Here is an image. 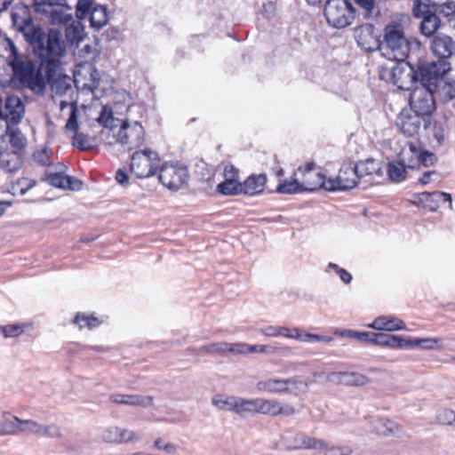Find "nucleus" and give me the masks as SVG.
I'll use <instances>...</instances> for the list:
<instances>
[{"label": "nucleus", "instance_id": "obj_1", "mask_svg": "<svg viewBox=\"0 0 455 455\" xmlns=\"http://www.w3.org/2000/svg\"><path fill=\"white\" fill-rule=\"evenodd\" d=\"M12 20L16 30L22 33L34 53L41 60L52 92L59 96L72 92L74 79L59 71L60 60L66 53V44L61 33L57 29H50L46 35L42 28L33 24L30 11L24 5L14 8Z\"/></svg>", "mask_w": 455, "mask_h": 455}, {"label": "nucleus", "instance_id": "obj_2", "mask_svg": "<svg viewBox=\"0 0 455 455\" xmlns=\"http://www.w3.org/2000/svg\"><path fill=\"white\" fill-rule=\"evenodd\" d=\"M96 121L102 127L100 140L109 145L117 143L132 150L144 142L145 132L140 123L122 122L114 116L112 108L108 106L101 108Z\"/></svg>", "mask_w": 455, "mask_h": 455}, {"label": "nucleus", "instance_id": "obj_3", "mask_svg": "<svg viewBox=\"0 0 455 455\" xmlns=\"http://www.w3.org/2000/svg\"><path fill=\"white\" fill-rule=\"evenodd\" d=\"M420 43L415 38H407L401 22L392 21L384 33L380 44L382 54L388 60H405L411 52L419 51Z\"/></svg>", "mask_w": 455, "mask_h": 455}, {"label": "nucleus", "instance_id": "obj_4", "mask_svg": "<svg viewBox=\"0 0 455 455\" xmlns=\"http://www.w3.org/2000/svg\"><path fill=\"white\" fill-rule=\"evenodd\" d=\"M4 43L10 47L9 64L15 76L19 78L23 86L36 94H43L45 89V81L41 71L28 58L18 53L14 43L10 38L4 39Z\"/></svg>", "mask_w": 455, "mask_h": 455}, {"label": "nucleus", "instance_id": "obj_5", "mask_svg": "<svg viewBox=\"0 0 455 455\" xmlns=\"http://www.w3.org/2000/svg\"><path fill=\"white\" fill-rule=\"evenodd\" d=\"M74 83L82 90L90 91L95 97H101L113 87V79L97 70L92 65L80 66L74 73Z\"/></svg>", "mask_w": 455, "mask_h": 455}, {"label": "nucleus", "instance_id": "obj_6", "mask_svg": "<svg viewBox=\"0 0 455 455\" xmlns=\"http://www.w3.org/2000/svg\"><path fill=\"white\" fill-rule=\"evenodd\" d=\"M379 77L397 86L400 90L409 91L417 83L414 68L405 60H395L393 66H385L379 71Z\"/></svg>", "mask_w": 455, "mask_h": 455}, {"label": "nucleus", "instance_id": "obj_7", "mask_svg": "<svg viewBox=\"0 0 455 455\" xmlns=\"http://www.w3.org/2000/svg\"><path fill=\"white\" fill-rule=\"evenodd\" d=\"M324 15L331 26L343 28L352 24L355 10L347 0H328L324 6Z\"/></svg>", "mask_w": 455, "mask_h": 455}, {"label": "nucleus", "instance_id": "obj_8", "mask_svg": "<svg viewBox=\"0 0 455 455\" xmlns=\"http://www.w3.org/2000/svg\"><path fill=\"white\" fill-rule=\"evenodd\" d=\"M160 162L157 152L146 148L132 154L130 169L138 179H146L156 174Z\"/></svg>", "mask_w": 455, "mask_h": 455}, {"label": "nucleus", "instance_id": "obj_9", "mask_svg": "<svg viewBox=\"0 0 455 455\" xmlns=\"http://www.w3.org/2000/svg\"><path fill=\"white\" fill-rule=\"evenodd\" d=\"M76 14L79 20L89 18L91 27L95 29L103 28L108 22L107 8L93 0H78Z\"/></svg>", "mask_w": 455, "mask_h": 455}, {"label": "nucleus", "instance_id": "obj_10", "mask_svg": "<svg viewBox=\"0 0 455 455\" xmlns=\"http://www.w3.org/2000/svg\"><path fill=\"white\" fill-rule=\"evenodd\" d=\"M451 64L445 60L424 63L420 66V84L437 90L443 83V76L451 70Z\"/></svg>", "mask_w": 455, "mask_h": 455}, {"label": "nucleus", "instance_id": "obj_11", "mask_svg": "<svg viewBox=\"0 0 455 455\" xmlns=\"http://www.w3.org/2000/svg\"><path fill=\"white\" fill-rule=\"evenodd\" d=\"M294 177L300 179V185L304 191H314L318 188L327 190V180L314 162H308L299 166L293 173Z\"/></svg>", "mask_w": 455, "mask_h": 455}, {"label": "nucleus", "instance_id": "obj_12", "mask_svg": "<svg viewBox=\"0 0 455 455\" xmlns=\"http://www.w3.org/2000/svg\"><path fill=\"white\" fill-rule=\"evenodd\" d=\"M436 91L425 85H418L411 93L410 109L424 117H430L435 108L434 94Z\"/></svg>", "mask_w": 455, "mask_h": 455}, {"label": "nucleus", "instance_id": "obj_13", "mask_svg": "<svg viewBox=\"0 0 455 455\" xmlns=\"http://www.w3.org/2000/svg\"><path fill=\"white\" fill-rule=\"evenodd\" d=\"M188 178V169L178 163H164L159 170L160 182L170 190L180 189Z\"/></svg>", "mask_w": 455, "mask_h": 455}, {"label": "nucleus", "instance_id": "obj_14", "mask_svg": "<svg viewBox=\"0 0 455 455\" xmlns=\"http://www.w3.org/2000/svg\"><path fill=\"white\" fill-rule=\"evenodd\" d=\"M396 125L404 135L412 137L419 134L422 128L427 129L430 125V117H424L411 109H404L399 114Z\"/></svg>", "mask_w": 455, "mask_h": 455}, {"label": "nucleus", "instance_id": "obj_15", "mask_svg": "<svg viewBox=\"0 0 455 455\" xmlns=\"http://www.w3.org/2000/svg\"><path fill=\"white\" fill-rule=\"evenodd\" d=\"M21 423V435L59 439L62 437L60 427L56 424H42L35 419H26Z\"/></svg>", "mask_w": 455, "mask_h": 455}, {"label": "nucleus", "instance_id": "obj_16", "mask_svg": "<svg viewBox=\"0 0 455 455\" xmlns=\"http://www.w3.org/2000/svg\"><path fill=\"white\" fill-rule=\"evenodd\" d=\"M357 174L351 164H345L339 169V175L333 179L327 180V190H347L354 188L357 184Z\"/></svg>", "mask_w": 455, "mask_h": 455}, {"label": "nucleus", "instance_id": "obj_17", "mask_svg": "<svg viewBox=\"0 0 455 455\" xmlns=\"http://www.w3.org/2000/svg\"><path fill=\"white\" fill-rule=\"evenodd\" d=\"M283 443L288 449H323L325 442L310 437L302 432H286L283 437Z\"/></svg>", "mask_w": 455, "mask_h": 455}, {"label": "nucleus", "instance_id": "obj_18", "mask_svg": "<svg viewBox=\"0 0 455 455\" xmlns=\"http://www.w3.org/2000/svg\"><path fill=\"white\" fill-rule=\"evenodd\" d=\"M24 112L25 108L20 98L11 95L6 97L4 106L0 108V117L7 124H16L22 119Z\"/></svg>", "mask_w": 455, "mask_h": 455}, {"label": "nucleus", "instance_id": "obj_19", "mask_svg": "<svg viewBox=\"0 0 455 455\" xmlns=\"http://www.w3.org/2000/svg\"><path fill=\"white\" fill-rule=\"evenodd\" d=\"M223 181L218 184L217 191L224 196H235L242 193V183L239 181V172L233 165H226L223 172Z\"/></svg>", "mask_w": 455, "mask_h": 455}, {"label": "nucleus", "instance_id": "obj_20", "mask_svg": "<svg viewBox=\"0 0 455 455\" xmlns=\"http://www.w3.org/2000/svg\"><path fill=\"white\" fill-rule=\"evenodd\" d=\"M259 413L272 417L280 415L291 417L296 413V409L291 404L275 399L259 397Z\"/></svg>", "mask_w": 455, "mask_h": 455}, {"label": "nucleus", "instance_id": "obj_21", "mask_svg": "<svg viewBox=\"0 0 455 455\" xmlns=\"http://www.w3.org/2000/svg\"><path fill=\"white\" fill-rule=\"evenodd\" d=\"M413 202L417 205H421L430 211H435L440 206L441 203H448L450 209L452 207L451 194L440 191H435L433 193L422 192L415 196Z\"/></svg>", "mask_w": 455, "mask_h": 455}, {"label": "nucleus", "instance_id": "obj_22", "mask_svg": "<svg viewBox=\"0 0 455 455\" xmlns=\"http://www.w3.org/2000/svg\"><path fill=\"white\" fill-rule=\"evenodd\" d=\"M328 379L333 383L346 386L360 387L369 383V378L355 371L331 372L328 375Z\"/></svg>", "mask_w": 455, "mask_h": 455}, {"label": "nucleus", "instance_id": "obj_23", "mask_svg": "<svg viewBox=\"0 0 455 455\" xmlns=\"http://www.w3.org/2000/svg\"><path fill=\"white\" fill-rule=\"evenodd\" d=\"M371 344L388 347L394 349H410V338L386 333H375L373 338H371Z\"/></svg>", "mask_w": 455, "mask_h": 455}, {"label": "nucleus", "instance_id": "obj_24", "mask_svg": "<svg viewBox=\"0 0 455 455\" xmlns=\"http://www.w3.org/2000/svg\"><path fill=\"white\" fill-rule=\"evenodd\" d=\"M371 431L380 435L402 437L405 435L404 428L389 419H374L371 420Z\"/></svg>", "mask_w": 455, "mask_h": 455}, {"label": "nucleus", "instance_id": "obj_25", "mask_svg": "<svg viewBox=\"0 0 455 455\" xmlns=\"http://www.w3.org/2000/svg\"><path fill=\"white\" fill-rule=\"evenodd\" d=\"M431 49L433 53L440 60H445L455 52V43L449 36L438 35L433 39Z\"/></svg>", "mask_w": 455, "mask_h": 455}, {"label": "nucleus", "instance_id": "obj_26", "mask_svg": "<svg viewBox=\"0 0 455 455\" xmlns=\"http://www.w3.org/2000/svg\"><path fill=\"white\" fill-rule=\"evenodd\" d=\"M109 400L117 404H124L129 406H139L141 408H148L153 404L154 398L151 395H124L116 394L112 395Z\"/></svg>", "mask_w": 455, "mask_h": 455}, {"label": "nucleus", "instance_id": "obj_27", "mask_svg": "<svg viewBox=\"0 0 455 455\" xmlns=\"http://www.w3.org/2000/svg\"><path fill=\"white\" fill-rule=\"evenodd\" d=\"M46 180L56 188L70 190H79L82 188V182L79 180L61 172L47 173Z\"/></svg>", "mask_w": 455, "mask_h": 455}, {"label": "nucleus", "instance_id": "obj_28", "mask_svg": "<svg viewBox=\"0 0 455 455\" xmlns=\"http://www.w3.org/2000/svg\"><path fill=\"white\" fill-rule=\"evenodd\" d=\"M369 328L378 331H395L405 330L406 325L403 320L395 316L381 315L377 317L371 323L367 325Z\"/></svg>", "mask_w": 455, "mask_h": 455}, {"label": "nucleus", "instance_id": "obj_29", "mask_svg": "<svg viewBox=\"0 0 455 455\" xmlns=\"http://www.w3.org/2000/svg\"><path fill=\"white\" fill-rule=\"evenodd\" d=\"M355 38L358 45L367 52H371L379 46L378 40L373 35V28L371 26H363L355 32Z\"/></svg>", "mask_w": 455, "mask_h": 455}, {"label": "nucleus", "instance_id": "obj_30", "mask_svg": "<svg viewBox=\"0 0 455 455\" xmlns=\"http://www.w3.org/2000/svg\"><path fill=\"white\" fill-rule=\"evenodd\" d=\"M420 148L413 143L405 146L399 154L398 159L407 169L419 167Z\"/></svg>", "mask_w": 455, "mask_h": 455}, {"label": "nucleus", "instance_id": "obj_31", "mask_svg": "<svg viewBox=\"0 0 455 455\" xmlns=\"http://www.w3.org/2000/svg\"><path fill=\"white\" fill-rule=\"evenodd\" d=\"M266 182L265 174L251 175L242 183V193L248 196L261 194L265 189Z\"/></svg>", "mask_w": 455, "mask_h": 455}, {"label": "nucleus", "instance_id": "obj_32", "mask_svg": "<svg viewBox=\"0 0 455 455\" xmlns=\"http://www.w3.org/2000/svg\"><path fill=\"white\" fill-rule=\"evenodd\" d=\"M256 388L261 393L285 394L286 379H266L257 382Z\"/></svg>", "mask_w": 455, "mask_h": 455}, {"label": "nucleus", "instance_id": "obj_33", "mask_svg": "<svg viewBox=\"0 0 455 455\" xmlns=\"http://www.w3.org/2000/svg\"><path fill=\"white\" fill-rule=\"evenodd\" d=\"M239 396L215 395L212 404L220 411H233L237 414Z\"/></svg>", "mask_w": 455, "mask_h": 455}, {"label": "nucleus", "instance_id": "obj_34", "mask_svg": "<svg viewBox=\"0 0 455 455\" xmlns=\"http://www.w3.org/2000/svg\"><path fill=\"white\" fill-rule=\"evenodd\" d=\"M3 435H21L22 419L12 414L9 411L3 412Z\"/></svg>", "mask_w": 455, "mask_h": 455}, {"label": "nucleus", "instance_id": "obj_35", "mask_svg": "<svg viewBox=\"0 0 455 455\" xmlns=\"http://www.w3.org/2000/svg\"><path fill=\"white\" fill-rule=\"evenodd\" d=\"M355 172L357 174L358 179L364 176L370 175H379L381 170L380 162L369 158L365 161H361L356 164L355 166Z\"/></svg>", "mask_w": 455, "mask_h": 455}, {"label": "nucleus", "instance_id": "obj_36", "mask_svg": "<svg viewBox=\"0 0 455 455\" xmlns=\"http://www.w3.org/2000/svg\"><path fill=\"white\" fill-rule=\"evenodd\" d=\"M441 21L435 12L427 14L423 17L420 23V32L425 36H432L440 28Z\"/></svg>", "mask_w": 455, "mask_h": 455}, {"label": "nucleus", "instance_id": "obj_37", "mask_svg": "<svg viewBox=\"0 0 455 455\" xmlns=\"http://www.w3.org/2000/svg\"><path fill=\"white\" fill-rule=\"evenodd\" d=\"M259 413V397L243 398L239 396L237 414L241 417Z\"/></svg>", "mask_w": 455, "mask_h": 455}, {"label": "nucleus", "instance_id": "obj_38", "mask_svg": "<svg viewBox=\"0 0 455 455\" xmlns=\"http://www.w3.org/2000/svg\"><path fill=\"white\" fill-rule=\"evenodd\" d=\"M67 40L71 44H79L84 37V27L80 21H73L66 28Z\"/></svg>", "mask_w": 455, "mask_h": 455}, {"label": "nucleus", "instance_id": "obj_39", "mask_svg": "<svg viewBox=\"0 0 455 455\" xmlns=\"http://www.w3.org/2000/svg\"><path fill=\"white\" fill-rule=\"evenodd\" d=\"M199 353L210 355H226L227 353L234 354V343L219 342L203 346L198 349Z\"/></svg>", "mask_w": 455, "mask_h": 455}, {"label": "nucleus", "instance_id": "obj_40", "mask_svg": "<svg viewBox=\"0 0 455 455\" xmlns=\"http://www.w3.org/2000/svg\"><path fill=\"white\" fill-rule=\"evenodd\" d=\"M0 166L5 172H16L20 166V157L17 153H0Z\"/></svg>", "mask_w": 455, "mask_h": 455}, {"label": "nucleus", "instance_id": "obj_41", "mask_svg": "<svg viewBox=\"0 0 455 455\" xmlns=\"http://www.w3.org/2000/svg\"><path fill=\"white\" fill-rule=\"evenodd\" d=\"M102 320L94 316L93 315H85L83 313L76 314L74 323L78 326L80 330L87 328L92 330L100 326L102 323Z\"/></svg>", "mask_w": 455, "mask_h": 455}, {"label": "nucleus", "instance_id": "obj_42", "mask_svg": "<svg viewBox=\"0 0 455 455\" xmlns=\"http://www.w3.org/2000/svg\"><path fill=\"white\" fill-rule=\"evenodd\" d=\"M406 173L407 168L399 159L395 162L389 163L387 166V174L392 181H403L406 177Z\"/></svg>", "mask_w": 455, "mask_h": 455}, {"label": "nucleus", "instance_id": "obj_43", "mask_svg": "<svg viewBox=\"0 0 455 455\" xmlns=\"http://www.w3.org/2000/svg\"><path fill=\"white\" fill-rule=\"evenodd\" d=\"M36 180L29 178H20L12 182L10 187V192L13 196H24L29 189L34 188Z\"/></svg>", "mask_w": 455, "mask_h": 455}, {"label": "nucleus", "instance_id": "obj_44", "mask_svg": "<svg viewBox=\"0 0 455 455\" xmlns=\"http://www.w3.org/2000/svg\"><path fill=\"white\" fill-rule=\"evenodd\" d=\"M420 347L423 349L434 350L442 347V339L436 338L412 339L410 338V349Z\"/></svg>", "mask_w": 455, "mask_h": 455}, {"label": "nucleus", "instance_id": "obj_45", "mask_svg": "<svg viewBox=\"0 0 455 455\" xmlns=\"http://www.w3.org/2000/svg\"><path fill=\"white\" fill-rule=\"evenodd\" d=\"M69 107L70 108V115L68 119V122L66 124V131H76L78 129V123H77V108L75 102L73 101H67V100H60V110H63L65 108Z\"/></svg>", "mask_w": 455, "mask_h": 455}, {"label": "nucleus", "instance_id": "obj_46", "mask_svg": "<svg viewBox=\"0 0 455 455\" xmlns=\"http://www.w3.org/2000/svg\"><path fill=\"white\" fill-rule=\"evenodd\" d=\"M286 387L287 390L285 391V394L299 395L307 391L308 385L303 379L298 377H293L286 379Z\"/></svg>", "mask_w": 455, "mask_h": 455}, {"label": "nucleus", "instance_id": "obj_47", "mask_svg": "<svg viewBox=\"0 0 455 455\" xmlns=\"http://www.w3.org/2000/svg\"><path fill=\"white\" fill-rule=\"evenodd\" d=\"M276 191L280 194H296L303 192L300 185V179L299 177H294L291 180H283L277 186Z\"/></svg>", "mask_w": 455, "mask_h": 455}, {"label": "nucleus", "instance_id": "obj_48", "mask_svg": "<svg viewBox=\"0 0 455 455\" xmlns=\"http://www.w3.org/2000/svg\"><path fill=\"white\" fill-rule=\"evenodd\" d=\"M65 0H35L33 6L37 13L49 16L53 8H58V4H62Z\"/></svg>", "mask_w": 455, "mask_h": 455}, {"label": "nucleus", "instance_id": "obj_49", "mask_svg": "<svg viewBox=\"0 0 455 455\" xmlns=\"http://www.w3.org/2000/svg\"><path fill=\"white\" fill-rule=\"evenodd\" d=\"M434 4L427 0H414L412 12L415 17L420 18L435 12Z\"/></svg>", "mask_w": 455, "mask_h": 455}, {"label": "nucleus", "instance_id": "obj_50", "mask_svg": "<svg viewBox=\"0 0 455 455\" xmlns=\"http://www.w3.org/2000/svg\"><path fill=\"white\" fill-rule=\"evenodd\" d=\"M295 339L300 342H331L332 338L330 336H322L318 334L305 332L298 327Z\"/></svg>", "mask_w": 455, "mask_h": 455}, {"label": "nucleus", "instance_id": "obj_51", "mask_svg": "<svg viewBox=\"0 0 455 455\" xmlns=\"http://www.w3.org/2000/svg\"><path fill=\"white\" fill-rule=\"evenodd\" d=\"M333 333L343 338L356 339L369 343H371V338H373V335L375 334L374 332H359L354 330L339 329H336Z\"/></svg>", "mask_w": 455, "mask_h": 455}, {"label": "nucleus", "instance_id": "obj_52", "mask_svg": "<svg viewBox=\"0 0 455 455\" xmlns=\"http://www.w3.org/2000/svg\"><path fill=\"white\" fill-rule=\"evenodd\" d=\"M72 132H74L72 137V144L74 147L83 150H86L93 147V143L89 136L82 132H78L77 129Z\"/></svg>", "mask_w": 455, "mask_h": 455}, {"label": "nucleus", "instance_id": "obj_53", "mask_svg": "<svg viewBox=\"0 0 455 455\" xmlns=\"http://www.w3.org/2000/svg\"><path fill=\"white\" fill-rule=\"evenodd\" d=\"M53 23H66L71 20V15L66 12L65 2L58 4V8H53L48 16Z\"/></svg>", "mask_w": 455, "mask_h": 455}, {"label": "nucleus", "instance_id": "obj_54", "mask_svg": "<svg viewBox=\"0 0 455 455\" xmlns=\"http://www.w3.org/2000/svg\"><path fill=\"white\" fill-rule=\"evenodd\" d=\"M436 93L443 97L446 100H451L455 98V81L449 80L441 83L439 88H437Z\"/></svg>", "mask_w": 455, "mask_h": 455}, {"label": "nucleus", "instance_id": "obj_55", "mask_svg": "<svg viewBox=\"0 0 455 455\" xmlns=\"http://www.w3.org/2000/svg\"><path fill=\"white\" fill-rule=\"evenodd\" d=\"M9 143L13 148V152H16L26 146L27 140L23 134L18 130H12L7 132Z\"/></svg>", "mask_w": 455, "mask_h": 455}, {"label": "nucleus", "instance_id": "obj_56", "mask_svg": "<svg viewBox=\"0 0 455 455\" xmlns=\"http://www.w3.org/2000/svg\"><path fill=\"white\" fill-rule=\"evenodd\" d=\"M100 438L107 443H119L120 442V427L110 426L103 429L100 433Z\"/></svg>", "mask_w": 455, "mask_h": 455}, {"label": "nucleus", "instance_id": "obj_57", "mask_svg": "<svg viewBox=\"0 0 455 455\" xmlns=\"http://www.w3.org/2000/svg\"><path fill=\"white\" fill-rule=\"evenodd\" d=\"M435 12H438L447 19L449 21L455 12V2L447 1V2H439L438 4L435 5Z\"/></svg>", "mask_w": 455, "mask_h": 455}, {"label": "nucleus", "instance_id": "obj_58", "mask_svg": "<svg viewBox=\"0 0 455 455\" xmlns=\"http://www.w3.org/2000/svg\"><path fill=\"white\" fill-rule=\"evenodd\" d=\"M267 355H281L289 356L291 355V347L283 346L278 342H271L267 344Z\"/></svg>", "mask_w": 455, "mask_h": 455}, {"label": "nucleus", "instance_id": "obj_59", "mask_svg": "<svg viewBox=\"0 0 455 455\" xmlns=\"http://www.w3.org/2000/svg\"><path fill=\"white\" fill-rule=\"evenodd\" d=\"M25 331V325L21 323L9 324L1 326V332L4 338H15L22 334Z\"/></svg>", "mask_w": 455, "mask_h": 455}, {"label": "nucleus", "instance_id": "obj_60", "mask_svg": "<svg viewBox=\"0 0 455 455\" xmlns=\"http://www.w3.org/2000/svg\"><path fill=\"white\" fill-rule=\"evenodd\" d=\"M436 419L440 424L455 427V411L450 409L441 410L436 416Z\"/></svg>", "mask_w": 455, "mask_h": 455}, {"label": "nucleus", "instance_id": "obj_61", "mask_svg": "<svg viewBox=\"0 0 455 455\" xmlns=\"http://www.w3.org/2000/svg\"><path fill=\"white\" fill-rule=\"evenodd\" d=\"M140 439V434L137 431L128 428L120 427V442L124 443H136Z\"/></svg>", "mask_w": 455, "mask_h": 455}, {"label": "nucleus", "instance_id": "obj_62", "mask_svg": "<svg viewBox=\"0 0 455 455\" xmlns=\"http://www.w3.org/2000/svg\"><path fill=\"white\" fill-rule=\"evenodd\" d=\"M155 448L164 451L166 454L174 455L177 453V446L172 443L165 442L162 438H157L154 442Z\"/></svg>", "mask_w": 455, "mask_h": 455}, {"label": "nucleus", "instance_id": "obj_63", "mask_svg": "<svg viewBox=\"0 0 455 455\" xmlns=\"http://www.w3.org/2000/svg\"><path fill=\"white\" fill-rule=\"evenodd\" d=\"M259 345L234 343V354L258 353Z\"/></svg>", "mask_w": 455, "mask_h": 455}, {"label": "nucleus", "instance_id": "obj_64", "mask_svg": "<svg viewBox=\"0 0 455 455\" xmlns=\"http://www.w3.org/2000/svg\"><path fill=\"white\" fill-rule=\"evenodd\" d=\"M322 450L325 451V455H350L351 450L347 447H334L330 446L325 443V447Z\"/></svg>", "mask_w": 455, "mask_h": 455}]
</instances>
